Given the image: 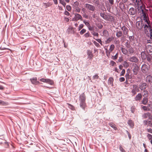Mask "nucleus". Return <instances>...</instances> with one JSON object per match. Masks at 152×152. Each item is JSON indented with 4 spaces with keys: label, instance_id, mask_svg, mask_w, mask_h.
<instances>
[{
    "label": "nucleus",
    "instance_id": "nucleus-1",
    "mask_svg": "<svg viewBox=\"0 0 152 152\" xmlns=\"http://www.w3.org/2000/svg\"><path fill=\"white\" fill-rule=\"evenodd\" d=\"M141 1H140V4L137 6H135L137 7L139 12L140 13L141 16L143 17V20H148V10L143 7L142 5L141 6Z\"/></svg>",
    "mask_w": 152,
    "mask_h": 152
},
{
    "label": "nucleus",
    "instance_id": "nucleus-2",
    "mask_svg": "<svg viewBox=\"0 0 152 152\" xmlns=\"http://www.w3.org/2000/svg\"><path fill=\"white\" fill-rule=\"evenodd\" d=\"M86 96L84 93L81 94L79 96L80 106L84 111L85 110V108L87 106L86 102Z\"/></svg>",
    "mask_w": 152,
    "mask_h": 152
},
{
    "label": "nucleus",
    "instance_id": "nucleus-3",
    "mask_svg": "<svg viewBox=\"0 0 152 152\" xmlns=\"http://www.w3.org/2000/svg\"><path fill=\"white\" fill-rule=\"evenodd\" d=\"M145 23L144 26V28L146 31L150 32V33L151 34L152 32V29L151 26V24L150 21L147 20H145Z\"/></svg>",
    "mask_w": 152,
    "mask_h": 152
},
{
    "label": "nucleus",
    "instance_id": "nucleus-4",
    "mask_svg": "<svg viewBox=\"0 0 152 152\" xmlns=\"http://www.w3.org/2000/svg\"><path fill=\"white\" fill-rule=\"evenodd\" d=\"M73 8L75 12L78 13L80 12L81 9L79 6V3L78 1H76L74 2Z\"/></svg>",
    "mask_w": 152,
    "mask_h": 152
},
{
    "label": "nucleus",
    "instance_id": "nucleus-5",
    "mask_svg": "<svg viewBox=\"0 0 152 152\" xmlns=\"http://www.w3.org/2000/svg\"><path fill=\"white\" fill-rule=\"evenodd\" d=\"M85 7L88 10L92 11H94L95 8V7L91 4L88 3H86L84 4Z\"/></svg>",
    "mask_w": 152,
    "mask_h": 152
},
{
    "label": "nucleus",
    "instance_id": "nucleus-6",
    "mask_svg": "<svg viewBox=\"0 0 152 152\" xmlns=\"http://www.w3.org/2000/svg\"><path fill=\"white\" fill-rule=\"evenodd\" d=\"M79 20H83V18L82 16L80 14H79L77 13H75V16L72 19V20L74 21H77Z\"/></svg>",
    "mask_w": 152,
    "mask_h": 152
},
{
    "label": "nucleus",
    "instance_id": "nucleus-7",
    "mask_svg": "<svg viewBox=\"0 0 152 152\" xmlns=\"http://www.w3.org/2000/svg\"><path fill=\"white\" fill-rule=\"evenodd\" d=\"M149 68V67L148 65L144 64L142 66L141 69L143 73L146 74L148 73Z\"/></svg>",
    "mask_w": 152,
    "mask_h": 152
},
{
    "label": "nucleus",
    "instance_id": "nucleus-8",
    "mask_svg": "<svg viewBox=\"0 0 152 152\" xmlns=\"http://www.w3.org/2000/svg\"><path fill=\"white\" fill-rule=\"evenodd\" d=\"M132 66L133 67L132 71L133 72V74L135 75H137L138 72L139 68L138 66L135 63H133L132 64Z\"/></svg>",
    "mask_w": 152,
    "mask_h": 152
},
{
    "label": "nucleus",
    "instance_id": "nucleus-9",
    "mask_svg": "<svg viewBox=\"0 0 152 152\" xmlns=\"http://www.w3.org/2000/svg\"><path fill=\"white\" fill-rule=\"evenodd\" d=\"M145 80L147 83L152 85V76L151 75H148L146 76Z\"/></svg>",
    "mask_w": 152,
    "mask_h": 152
},
{
    "label": "nucleus",
    "instance_id": "nucleus-10",
    "mask_svg": "<svg viewBox=\"0 0 152 152\" xmlns=\"http://www.w3.org/2000/svg\"><path fill=\"white\" fill-rule=\"evenodd\" d=\"M133 87L132 88L131 93L132 94V95L134 96L136 94L137 92V86L135 85L134 84L132 86Z\"/></svg>",
    "mask_w": 152,
    "mask_h": 152
},
{
    "label": "nucleus",
    "instance_id": "nucleus-11",
    "mask_svg": "<svg viewBox=\"0 0 152 152\" xmlns=\"http://www.w3.org/2000/svg\"><path fill=\"white\" fill-rule=\"evenodd\" d=\"M128 60L130 62L135 63H137L139 61L138 58L135 56L130 57Z\"/></svg>",
    "mask_w": 152,
    "mask_h": 152
},
{
    "label": "nucleus",
    "instance_id": "nucleus-12",
    "mask_svg": "<svg viewBox=\"0 0 152 152\" xmlns=\"http://www.w3.org/2000/svg\"><path fill=\"white\" fill-rule=\"evenodd\" d=\"M87 54L88 55V58L89 59H92L94 56L92 51L89 50H87Z\"/></svg>",
    "mask_w": 152,
    "mask_h": 152
},
{
    "label": "nucleus",
    "instance_id": "nucleus-13",
    "mask_svg": "<svg viewBox=\"0 0 152 152\" xmlns=\"http://www.w3.org/2000/svg\"><path fill=\"white\" fill-rule=\"evenodd\" d=\"M119 7L120 8L121 10L122 11H125L126 10V7H125V5L124 4L121 2L119 3Z\"/></svg>",
    "mask_w": 152,
    "mask_h": 152
},
{
    "label": "nucleus",
    "instance_id": "nucleus-14",
    "mask_svg": "<svg viewBox=\"0 0 152 152\" xmlns=\"http://www.w3.org/2000/svg\"><path fill=\"white\" fill-rule=\"evenodd\" d=\"M142 22H137V26L139 29H141L143 27L144 24Z\"/></svg>",
    "mask_w": 152,
    "mask_h": 152
},
{
    "label": "nucleus",
    "instance_id": "nucleus-15",
    "mask_svg": "<svg viewBox=\"0 0 152 152\" xmlns=\"http://www.w3.org/2000/svg\"><path fill=\"white\" fill-rule=\"evenodd\" d=\"M31 83L34 84H37L39 83V82L37 80L36 77H33L30 79Z\"/></svg>",
    "mask_w": 152,
    "mask_h": 152
},
{
    "label": "nucleus",
    "instance_id": "nucleus-16",
    "mask_svg": "<svg viewBox=\"0 0 152 152\" xmlns=\"http://www.w3.org/2000/svg\"><path fill=\"white\" fill-rule=\"evenodd\" d=\"M129 14L132 15H134L136 12V10L133 7H131L129 10Z\"/></svg>",
    "mask_w": 152,
    "mask_h": 152
},
{
    "label": "nucleus",
    "instance_id": "nucleus-17",
    "mask_svg": "<svg viewBox=\"0 0 152 152\" xmlns=\"http://www.w3.org/2000/svg\"><path fill=\"white\" fill-rule=\"evenodd\" d=\"M121 29L123 31V33L124 35H126L128 34L129 30L125 26H123L122 27Z\"/></svg>",
    "mask_w": 152,
    "mask_h": 152
},
{
    "label": "nucleus",
    "instance_id": "nucleus-18",
    "mask_svg": "<svg viewBox=\"0 0 152 152\" xmlns=\"http://www.w3.org/2000/svg\"><path fill=\"white\" fill-rule=\"evenodd\" d=\"M106 20L110 21L111 22L115 20V18L113 16L111 15L110 14L107 15Z\"/></svg>",
    "mask_w": 152,
    "mask_h": 152
},
{
    "label": "nucleus",
    "instance_id": "nucleus-19",
    "mask_svg": "<svg viewBox=\"0 0 152 152\" xmlns=\"http://www.w3.org/2000/svg\"><path fill=\"white\" fill-rule=\"evenodd\" d=\"M142 98V94L140 93H139L134 97V99L136 101H140L141 99Z\"/></svg>",
    "mask_w": 152,
    "mask_h": 152
},
{
    "label": "nucleus",
    "instance_id": "nucleus-20",
    "mask_svg": "<svg viewBox=\"0 0 152 152\" xmlns=\"http://www.w3.org/2000/svg\"><path fill=\"white\" fill-rule=\"evenodd\" d=\"M147 86V85L146 83H142L140 85L139 88L141 90H143L145 89Z\"/></svg>",
    "mask_w": 152,
    "mask_h": 152
},
{
    "label": "nucleus",
    "instance_id": "nucleus-21",
    "mask_svg": "<svg viewBox=\"0 0 152 152\" xmlns=\"http://www.w3.org/2000/svg\"><path fill=\"white\" fill-rule=\"evenodd\" d=\"M127 124L131 128H133L134 127V123L132 120H129L127 122Z\"/></svg>",
    "mask_w": 152,
    "mask_h": 152
},
{
    "label": "nucleus",
    "instance_id": "nucleus-22",
    "mask_svg": "<svg viewBox=\"0 0 152 152\" xmlns=\"http://www.w3.org/2000/svg\"><path fill=\"white\" fill-rule=\"evenodd\" d=\"M146 50L149 51L150 52H152V43L151 45H146Z\"/></svg>",
    "mask_w": 152,
    "mask_h": 152
},
{
    "label": "nucleus",
    "instance_id": "nucleus-23",
    "mask_svg": "<svg viewBox=\"0 0 152 152\" xmlns=\"http://www.w3.org/2000/svg\"><path fill=\"white\" fill-rule=\"evenodd\" d=\"M113 79L112 77H110L109 78L108 80V83L109 85H111L112 86H113Z\"/></svg>",
    "mask_w": 152,
    "mask_h": 152
},
{
    "label": "nucleus",
    "instance_id": "nucleus-24",
    "mask_svg": "<svg viewBox=\"0 0 152 152\" xmlns=\"http://www.w3.org/2000/svg\"><path fill=\"white\" fill-rule=\"evenodd\" d=\"M123 35L122 32L121 31L117 30L116 33V36L118 37H120Z\"/></svg>",
    "mask_w": 152,
    "mask_h": 152
},
{
    "label": "nucleus",
    "instance_id": "nucleus-25",
    "mask_svg": "<svg viewBox=\"0 0 152 152\" xmlns=\"http://www.w3.org/2000/svg\"><path fill=\"white\" fill-rule=\"evenodd\" d=\"M108 125L113 128L115 130H116L117 129V128L116 126V125L114 124L112 122H110L108 123Z\"/></svg>",
    "mask_w": 152,
    "mask_h": 152
},
{
    "label": "nucleus",
    "instance_id": "nucleus-26",
    "mask_svg": "<svg viewBox=\"0 0 152 152\" xmlns=\"http://www.w3.org/2000/svg\"><path fill=\"white\" fill-rule=\"evenodd\" d=\"M148 99L147 97H145L142 99V103L143 104H146L148 102Z\"/></svg>",
    "mask_w": 152,
    "mask_h": 152
},
{
    "label": "nucleus",
    "instance_id": "nucleus-27",
    "mask_svg": "<svg viewBox=\"0 0 152 152\" xmlns=\"http://www.w3.org/2000/svg\"><path fill=\"white\" fill-rule=\"evenodd\" d=\"M132 1L134 3V5L138 6L140 4V1H141V0H132Z\"/></svg>",
    "mask_w": 152,
    "mask_h": 152
},
{
    "label": "nucleus",
    "instance_id": "nucleus-28",
    "mask_svg": "<svg viewBox=\"0 0 152 152\" xmlns=\"http://www.w3.org/2000/svg\"><path fill=\"white\" fill-rule=\"evenodd\" d=\"M130 70H129V69H128L127 72L125 75V77L127 80H129L130 78Z\"/></svg>",
    "mask_w": 152,
    "mask_h": 152
},
{
    "label": "nucleus",
    "instance_id": "nucleus-29",
    "mask_svg": "<svg viewBox=\"0 0 152 152\" xmlns=\"http://www.w3.org/2000/svg\"><path fill=\"white\" fill-rule=\"evenodd\" d=\"M46 83L49 84L50 85H53L54 84L53 81L49 79H47Z\"/></svg>",
    "mask_w": 152,
    "mask_h": 152
},
{
    "label": "nucleus",
    "instance_id": "nucleus-30",
    "mask_svg": "<svg viewBox=\"0 0 152 152\" xmlns=\"http://www.w3.org/2000/svg\"><path fill=\"white\" fill-rule=\"evenodd\" d=\"M141 57L142 59L143 60H145L147 58L146 54L143 51L141 53Z\"/></svg>",
    "mask_w": 152,
    "mask_h": 152
},
{
    "label": "nucleus",
    "instance_id": "nucleus-31",
    "mask_svg": "<svg viewBox=\"0 0 152 152\" xmlns=\"http://www.w3.org/2000/svg\"><path fill=\"white\" fill-rule=\"evenodd\" d=\"M114 45L112 44L110 45V48L109 49V51L108 52V54L109 55L110 54V53L113 51V50H114Z\"/></svg>",
    "mask_w": 152,
    "mask_h": 152
},
{
    "label": "nucleus",
    "instance_id": "nucleus-32",
    "mask_svg": "<svg viewBox=\"0 0 152 152\" xmlns=\"http://www.w3.org/2000/svg\"><path fill=\"white\" fill-rule=\"evenodd\" d=\"M150 39H148L147 40L146 43H152V32L151 34H150Z\"/></svg>",
    "mask_w": 152,
    "mask_h": 152
},
{
    "label": "nucleus",
    "instance_id": "nucleus-33",
    "mask_svg": "<svg viewBox=\"0 0 152 152\" xmlns=\"http://www.w3.org/2000/svg\"><path fill=\"white\" fill-rule=\"evenodd\" d=\"M100 16L102 17L104 19L106 20L107 19V15H106L104 13H102V12H101L100 13Z\"/></svg>",
    "mask_w": 152,
    "mask_h": 152
},
{
    "label": "nucleus",
    "instance_id": "nucleus-34",
    "mask_svg": "<svg viewBox=\"0 0 152 152\" xmlns=\"http://www.w3.org/2000/svg\"><path fill=\"white\" fill-rule=\"evenodd\" d=\"M121 50L123 54L124 55H126L127 54V50L126 48H121Z\"/></svg>",
    "mask_w": 152,
    "mask_h": 152
},
{
    "label": "nucleus",
    "instance_id": "nucleus-35",
    "mask_svg": "<svg viewBox=\"0 0 152 152\" xmlns=\"http://www.w3.org/2000/svg\"><path fill=\"white\" fill-rule=\"evenodd\" d=\"M129 49L128 50V51L129 53L130 54H132L134 53V49L132 47H130V48H129Z\"/></svg>",
    "mask_w": 152,
    "mask_h": 152
},
{
    "label": "nucleus",
    "instance_id": "nucleus-36",
    "mask_svg": "<svg viewBox=\"0 0 152 152\" xmlns=\"http://www.w3.org/2000/svg\"><path fill=\"white\" fill-rule=\"evenodd\" d=\"M123 65L124 67L126 68L128 67L129 66V64L126 61H124L123 63Z\"/></svg>",
    "mask_w": 152,
    "mask_h": 152
},
{
    "label": "nucleus",
    "instance_id": "nucleus-37",
    "mask_svg": "<svg viewBox=\"0 0 152 152\" xmlns=\"http://www.w3.org/2000/svg\"><path fill=\"white\" fill-rule=\"evenodd\" d=\"M150 115L149 113H145L142 115V116L144 118H145Z\"/></svg>",
    "mask_w": 152,
    "mask_h": 152
},
{
    "label": "nucleus",
    "instance_id": "nucleus-38",
    "mask_svg": "<svg viewBox=\"0 0 152 152\" xmlns=\"http://www.w3.org/2000/svg\"><path fill=\"white\" fill-rule=\"evenodd\" d=\"M92 2L94 4H95L98 5L99 4V0H92Z\"/></svg>",
    "mask_w": 152,
    "mask_h": 152
},
{
    "label": "nucleus",
    "instance_id": "nucleus-39",
    "mask_svg": "<svg viewBox=\"0 0 152 152\" xmlns=\"http://www.w3.org/2000/svg\"><path fill=\"white\" fill-rule=\"evenodd\" d=\"M125 45L128 48H130L131 47L130 42L128 41L126 42Z\"/></svg>",
    "mask_w": 152,
    "mask_h": 152
},
{
    "label": "nucleus",
    "instance_id": "nucleus-40",
    "mask_svg": "<svg viewBox=\"0 0 152 152\" xmlns=\"http://www.w3.org/2000/svg\"><path fill=\"white\" fill-rule=\"evenodd\" d=\"M143 92L144 93V94L142 95L143 96H144L147 97L148 93V91L147 90H144Z\"/></svg>",
    "mask_w": 152,
    "mask_h": 152
},
{
    "label": "nucleus",
    "instance_id": "nucleus-41",
    "mask_svg": "<svg viewBox=\"0 0 152 152\" xmlns=\"http://www.w3.org/2000/svg\"><path fill=\"white\" fill-rule=\"evenodd\" d=\"M142 109L146 111H150V109L148 107V106H143L142 107Z\"/></svg>",
    "mask_w": 152,
    "mask_h": 152
},
{
    "label": "nucleus",
    "instance_id": "nucleus-42",
    "mask_svg": "<svg viewBox=\"0 0 152 152\" xmlns=\"http://www.w3.org/2000/svg\"><path fill=\"white\" fill-rule=\"evenodd\" d=\"M119 149L121 152H126L124 149L122 147L121 145H120L119 146Z\"/></svg>",
    "mask_w": 152,
    "mask_h": 152
},
{
    "label": "nucleus",
    "instance_id": "nucleus-43",
    "mask_svg": "<svg viewBox=\"0 0 152 152\" xmlns=\"http://www.w3.org/2000/svg\"><path fill=\"white\" fill-rule=\"evenodd\" d=\"M59 1L60 3L62 4L64 7H65L66 5V4L64 2V0H59Z\"/></svg>",
    "mask_w": 152,
    "mask_h": 152
},
{
    "label": "nucleus",
    "instance_id": "nucleus-44",
    "mask_svg": "<svg viewBox=\"0 0 152 152\" xmlns=\"http://www.w3.org/2000/svg\"><path fill=\"white\" fill-rule=\"evenodd\" d=\"M103 34L104 36H106L108 34V32L106 30H104L103 31Z\"/></svg>",
    "mask_w": 152,
    "mask_h": 152
},
{
    "label": "nucleus",
    "instance_id": "nucleus-45",
    "mask_svg": "<svg viewBox=\"0 0 152 152\" xmlns=\"http://www.w3.org/2000/svg\"><path fill=\"white\" fill-rule=\"evenodd\" d=\"M86 30L85 29H83L81 30L80 31V34L81 35L85 33L86 32Z\"/></svg>",
    "mask_w": 152,
    "mask_h": 152
},
{
    "label": "nucleus",
    "instance_id": "nucleus-46",
    "mask_svg": "<svg viewBox=\"0 0 152 152\" xmlns=\"http://www.w3.org/2000/svg\"><path fill=\"white\" fill-rule=\"evenodd\" d=\"M118 54L117 53L116 55L114 56H112V58L113 60H115L117 59L118 56Z\"/></svg>",
    "mask_w": 152,
    "mask_h": 152
},
{
    "label": "nucleus",
    "instance_id": "nucleus-47",
    "mask_svg": "<svg viewBox=\"0 0 152 152\" xmlns=\"http://www.w3.org/2000/svg\"><path fill=\"white\" fill-rule=\"evenodd\" d=\"M83 23L88 27L90 25V24L89 22L86 21V20H84L83 21Z\"/></svg>",
    "mask_w": 152,
    "mask_h": 152
},
{
    "label": "nucleus",
    "instance_id": "nucleus-48",
    "mask_svg": "<svg viewBox=\"0 0 152 152\" xmlns=\"http://www.w3.org/2000/svg\"><path fill=\"white\" fill-rule=\"evenodd\" d=\"M147 137L148 139L150 140H152V135L149 134H148L147 135Z\"/></svg>",
    "mask_w": 152,
    "mask_h": 152
},
{
    "label": "nucleus",
    "instance_id": "nucleus-49",
    "mask_svg": "<svg viewBox=\"0 0 152 152\" xmlns=\"http://www.w3.org/2000/svg\"><path fill=\"white\" fill-rule=\"evenodd\" d=\"M66 10H68V11H70L71 10V7L69 5H67L66 6Z\"/></svg>",
    "mask_w": 152,
    "mask_h": 152
},
{
    "label": "nucleus",
    "instance_id": "nucleus-50",
    "mask_svg": "<svg viewBox=\"0 0 152 152\" xmlns=\"http://www.w3.org/2000/svg\"><path fill=\"white\" fill-rule=\"evenodd\" d=\"M125 70L124 69H123L121 72L120 74V76H124L125 73Z\"/></svg>",
    "mask_w": 152,
    "mask_h": 152
},
{
    "label": "nucleus",
    "instance_id": "nucleus-51",
    "mask_svg": "<svg viewBox=\"0 0 152 152\" xmlns=\"http://www.w3.org/2000/svg\"><path fill=\"white\" fill-rule=\"evenodd\" d=\"M125 80V79L124 77H121L119 78V81L120 82H124Z\"/></svg>",
    "mask_w": 152,
    "mask_h": 152
},
{
    "label": "nucleus",
    "instance_id": "nucleus-52",
    "mask_svg": "<svg viewBox=\"0 0 152 152\" xmlns=\"http://www.w3.org/2000/svg\"><path fill=\"white\" fill-rule=\"evenodd\" d=\"M84 36L86 38L90 36V34L89 32H87L84 35Z\"/></svg>",
    "mask_w": 152,
    "mask_h": 152
},
{
    "label": "nucleus",
    "instance_id": "nucleus-53",
    "mask_svg": "<svg viewBox=\"0 0 152 152\" xmlns=\"http://www.w3.org/2000/svg\"><path fill=\"white\" fill-rule=\"evenodd\" d=\"M99 78V76L97 74H96L93 76L94 79H97Z\"/></svg>",
    "mask_w": 152,
    "mask_h": 152
},
{
    "label": "nucleus",
    "instance_id": "nucleus-54",
    "mask_svg": "<svg viewBox=\"0 0 152 152\" xmlns=\"http://www.w3.org/2000/svg\"><path fill=\"white\" fill-rule=\"evenodd\" d=\"M83 24H80L78 27V30L80 31L81 30L83 27Z\"/></svg>",
    "mask_w": 152,
    "mask_h": 152
},
{
    "label": "nucleus",
    "instance_id": "nucleus-55",
    "mask_svg": "<svg viewBox=\"0 0 152 152\" xmlns=\"http://www.w3.org/2000/svg\"><path fill=\"white\" fill-rule=\"evenodd\" d=\"M69 108L72 110H74L75 109L74 107L70 104H68Z\"/></svg>",
    "mask_w": 152,
    "mask_h": 152
},
{
    "label": "nucleus",
    "instance_id": "nucleus-56",
    "mask_svg": "<svg viewBox=\"0 0 152 152\" xmlns=\"http://www.w3.org/2000/svg\"><path fill=\"white\" fill-rule=\"evenodd\" d=\"M94 43L95 45V46L97 47H99L100 46V45L96 41H94Z\"/></svg>",
    "mask_w": 152,
    "mask_h": 152
},
{
    "label": "nucleus",
    "instance_id": "nucleus-57",
    "mask_svg": "<svg viewBox=\"0 0 152 152\" xmlns=\"http://www.w3.org/2000/svg\"><path fill=\"white\" fill-rule=\"evenodd\" d=\"M89 30L90 31H93L94 28L93 27L91 26L90 25L88 27Z\"/></svg>",
    "mask_w": 152,
    "mask_h": 152
},
{
    "label": "nucleus",
    "instance_id": "nucleus-58",
    "mask_svg": "<svg viewBox=\"0 0 152 152\" xmlns=\"http://www.w3.org/2000/svg\"><path fill=\"white\" fill-rule=\"evenodd\" d=\"M46 79L42 78L39 79V80L41 81L44 83H46Z\"/></svg>",
    "mask_w": 152,
    "mask_h": 152
},
{
    "label": "nucleus",
    "instance_id": "nucleus-59",
    "mask_svg": "<svg viewBox=\"0 0 152 152\" xmlns=\"http://www.w3.org/2000/svg\"><path fill=\"white\" fill-rule=\"evenodd\" d=\"M97 26L99 29L102 28L103 27L102 25L101 24H98L97 25Z\"/></svg>",
    "mask_w": 152,
    "mask_h": 152
},
{
    "label": "nucleus",
    "instance_id": "nucleus-60",
    "mask_svg": "<svg viewBox=\"0 0 152 152\" xmlns=\"http://www.w3.org/2000/svg\"><path fill=\"white\" fill-rule=\"evenodd\" d=\"M147 106L149 109H150V111L152 110V104H148Z\"/></svg>",
    "mask_w": 152,
    "mask_h": 152
},
{
    "label": "nucleus",
    "instance_id": "nucleus-61",
    "mask_svg": "<svg viewBox=\"0 0 152 152\" xmlns=\"http://www.w3.org/2000/svg\"><path fill=\"white\" fill-rule=\"evenodd\" d=\"M134 37L133 36H130L129 37V39L130 41H132L134 40Z\"/></svg>",
    "mask_w": 152,
    "mask_h": 152
},
{
    "label": "nucleus",
    "instance_id": "nucleus-62",
    "mask_svg": "<svg viewBox=\"0 0 152 152\" xmlns=\"http://www.w3.org/2000/svg\"><path fill=\"white\" fill-rule=\"evenodd\" d=\"M92 34L95 36H96L97 37H98V36H99V34H98V33L97 32H93L92 33Z\"/></svg>",
    "mask_w": 152,
    "mask_h": 152
},
{
    "label": "nucleus",
    "instance_id": "nucleus-63",
    "mask_svg": "<svg viewBox=\"0 0 152 152\" xmlns=\"http://www.w3.org/2000/svg\"><path fill=\"white\" fill-rule=\"evenodd\" d=\"M108 1L109 3L111 4V5H112L114 4V0H108Z\"/></svg>",
    "mask_w": 152,
    "mask_h": 152
},
{
    "label": "nucleus",
    "instance_id": "nucleus-64",
    "mask_svg": "<svg viewBox=\"0 0 152 152\" xmlns=\"http://www.w3.org/2000/svg\"><path fill=\"white\" fill-rule=\"evenodd\" d=\"M110 64L111 65L113 66L116 64V63L114 61H112L110 62Z\"/></svg>",
    "mask_w": 152,
    "mask_h": 152
}]
</instances>
